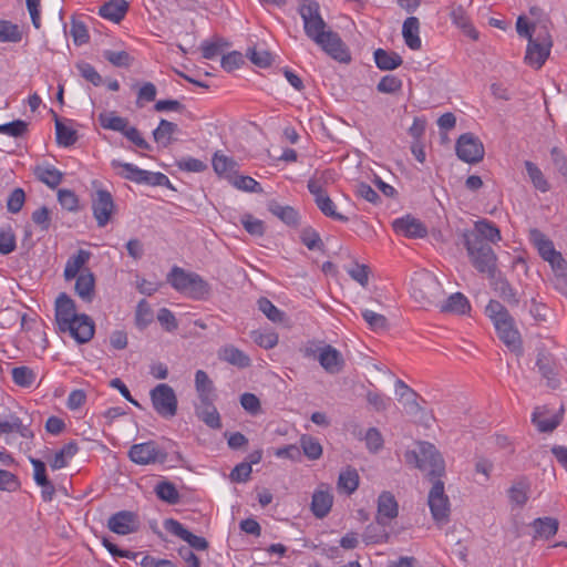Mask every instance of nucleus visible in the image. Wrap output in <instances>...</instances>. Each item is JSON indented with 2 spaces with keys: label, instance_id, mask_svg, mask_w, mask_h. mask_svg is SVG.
<instances>
[{
  "label": "nucleus",
  "instance_id": "nucleus-1",
  "mask_svg": "<svg viewBox=\"0 0 567 567\" xmlns=\"http://www.w3.org/2000/svg\"><path fill=\"white\" fill-rule=\"evenodd\" d=\"M55 321L61 332H69L78 343H86L94 336V322L87 315L76 313L75 302L61 292L55 300Z\"/></svg>",
  "mask_w": 567,
  "mask_h": 567
},
{
  "label": "nucleus",
  "instance_id": "nucleus-2",
  "mask_svg": "<svg viewBox=\"0 0 567 567\" xmlns=\"http://www.w3.org/2000/svg\"><path fill=\"white\" fill-rule=\"evenodd\" d=\"M486 316L493 321L498 338L512 350L522 348L520 333L515 328L513 317L508 310L497 300H491L485 308Z\"/></svg>",
  "mask_w": 567,
  "mask_h": 567
},
{
  "label": "nucleus",
  "instance_id": "nucleus-3",
  "mask_svg": "<svg viewBox=\"0 0 567 567\" xmlns=\"http://www.w3.org/2000/svg\"><path fill=\"white\" fill-rule=\"evenodd\" d=\"M167 282L178 292L195 299L204 300L210 293L209 284L198 274L186 271L174 266L167 275Z\"/></svg>",
  "mask_w": 567,
  "mask_h": 567
},
{
  "label": "nucleus",
  "instance_id": "nucleus-4",
  "mask_svg": "<svg viewBox=\"0 0 567 567\" xmlns=\"http://www.w3.org/2000/svg\"><path fill=\"white\" fill-rule=\"evenodd\" d=\"M405 461L431 477L444 474L445 464L436 447L429 442H419L415 450L405 452Z\"/></svg>",
  "mask_w": 567,
  "mask_h": 567
},
{
  "label": "nucleus",
  "instance_id": "nucleus-5",
  "mask_svg": "<svg viewBox=\"0 0 567 567\" xmlns=\"http://www.w3.org/2000/svg\"><path fill=\"white\" fill-rule=\"evenodd\" d=\"M472 266L488 279H495L498 275L497 256L491 245H478L473 237L472 240L463 241Z\"/></svg>",
  "mask_w": 567,
  "mask_h": 567
},
{
  "label": "nucleus",
  "instance_id": "nucleus-6",
  "mask_svg": "<svg viewBox=\"0 0 567 567\" xmlns=\"http://www.w3.org/2000/svg\"><path fill=\"white\" fill-rule=\"evenodd\" d=\"M411 293L415 300L432 305L440 299L442 287L432 272L422 270L411 278Z\"/></svg>",
  "mask_w": 567,
  "mask_h": 567
},
{
  "label": "nucleus",
  "instance_id": "nucleus-7",
  "mask_svg": "<svg viewBox=\"0 0 567 567\" xmlns=\"http://www.w3.org/2000/svg\"><path fill=\"white\" fill-rule=\"evenodd\" d=\"M553 41L546 28L540 29L536 37L530 38L527 44L525 62L538 70L540 69L550 54Z\"/></svg>",
  "mask_w": 567,
  "mask_h": 567
},
{
  "label": "nucleus",
  "instance_id": "nucleus-8",
  "mask_svg": "<svg viewBox=\"0 0 567 567\" xmlns=\"http://www.w3.org/2000/svg\"><path fill=\"white\" fill-rule=\"evenodd\" d=\"M298 12L303 22L305 33L309 39L318 38V34L327 29L317 0H299Z\"/></svg>",
  "mask_w": 567,
  "mask_h": 567
},
{
  "label": "nucleus",
  "instance_id": "nucleus-9",
  "mask_svg": "<svg viewBox=\"0 0 567 567\" xmlns=\"http://www.w3.org/2000/svg\"><path fill=\"white\" fill-rule=\"evenodd\" d=\"M151 401L156 413L164 419H172L177 413L178 401L173 388L159 383L150 392Z\"/></svg>",
  "mask_w": 567,
  "mask_h": 567
},
{
  "label": "nucleus",
  "instance_id": "nucleus-10",
  "mask_svg": "<svg viewBox=\"0 0 567 567\" xmlns=\"http://www.w3.org/2000/svg\"><path fill=\"white\" fill-rule=\"evenodd\" d=\"M128 457L138 465L163 464L167 460V452L157 442L147 441L132 445Z\"/></svg>",
  "mask_w": 567,
  "mask_h": 567
},
{
  "label": "nucleus",
  "instance_id": "nucleus-11",
  "mask_svg": "<svg viewBox=\"0 0 567 567\" xmlns=\"http://www.w3.org/2000/svg\"><path fill=\"white\" fill-rule=\"evenodd\" d=\"M427 504L433 519L443 524L447 520L450 514V501L444 492V483L441 480H435L427 497Z\"/></svg>",
  "mask_w": 567,
  "mask_h": 567
},
{
  "label": "nucleus",
  "instance_id": "nucleus-12",
  "mask_svg": "<svg viewBox=\"0 0 567 567\" xmlns=\"http://www.w3.org/2000/svg\"><path fill=\"white\" fill-rule=\"evenodd\" d=\"M312 41L318 44L328 55L339 62H349L350 54L346 49L338 33L326 29L313 38Z\"/></svg>",
  "mask_w": 567,
  "mask_h": 567
},
{
  "label": "nucleus",
  "instance_id": "nucleus-13",
  "mask_svg": "<svg viewBox=\"0 0 567 567\" xmlns=\"http://www.w3.org/2000/svg\"><path fill=\"white\" fill-rule=\"evenodd\" d=\"M457 157L470 164L478 163L484 157V146L478 137L472 133L462 134L455 145Z\"/></svg>",
  "mask_w": 567,
  "mask_h": 567
},
{
  "label": "nucleus",
  "instance_id": "nucleus-14",
  "mask_svg": "<svg viewBox=\"0 0 567 567\" xmlns=\"http://www.w3.org/2000/svg\"><path fill=\"white\" fill-rule=\"evenodd\" d=\"M92 212L99 227H105L114 214L113 196L106 189H97L91 196Z\"/></svg>",
  "mask_w": 567,
  "mask_h": 567
},
{
  "label": "nucleus",
  "instance_id": "nucleus-15",
  "mask_svg": "<svg viewBox=\"0 0 567 567\" xmlns=\"http://www.w3.org/2000/svg\"><path fill=\"white\" fill-rule=\"evenodd\" d=\"M463 241L472 240L474 237L478 245H491L501 241V230L491 220L481 219L475 221L472 230H465L463 233Z\"/></svg>",
  "mask_w": 567,
  "mask_h": 567
},
{
  "label": "nucleus",
  "instance_id": "nucleus-16",
  "mask_svg": "<svg viewBox=\"0 0 567 567\" xmlns=\"http://www.w3.org/2000/svg\"><path fill=\"white\" fill-rule=\"evenodd\" d=\"M164 526L169 533L186 542L188 544L187 547L192 548L193 550H205L208 546V543L204 537L194 535L192 532L185 528L183 524L175 519H166Z\"/></svg>",
  "mask_w": 567,
  "mask_h": 567
},
{
  "label": "nucleus",
  "instance_id": "nucleus-17",
  "mask_svg": "<svg viewBox=\"0 0 567 567\" xmlns=\"http://www.w3.org/2000/svg\"><path fill=\"white\" fill-rule=\"evenodd\" d=\"M107 527L115 534L127 535L138 528L137 516L128 511H121L109 518Z\"/></svg>",
  "mask_w": 567,
  "mask_h": 567
},
{
  "label": "nucleus",
  "instance_id": "nucleus-18",
  "mask_svg": "<svg viewBox=\"0 0 567 567\" xmlns=\"http://www.w3.org/2000/svg\"><path fill=\"white\" fill-rule=\"evenodd\" d=\"M536 367L549 388L557 389L559 386L560 381L557 378V364L550 353L545 350L538 351Z\"/></svg>",
  "mask_w": 567,
  "mask_h": 567
},
{
  "label": "nucleus",
  "instance_id": "nucleus-19",
  "mask_svg": "<svg viewBox=\"0 0 567 567\" xmlns=\"http://www.w3.org/2000/svg\"><path fill=\"white\" fill-rule=\"evenodd\" d=\"M9 433H18L23 439H32L34 436L30 425L25 424L24 420L16 413L0 415V436Z\"/></svg>",
  "mask_w": 567,
  "mask_h": 567
},
{
  "label": "nucleus",
  "instance_id": "nucleus-20",
  "mask_svg": "<svg viewBox=\"0 0 567 567\" xmlns=\"http://www.w3.org/2000/svg\"><path fill=\"white\" fill-rule=\"evenodd\" d=\"M318 361L320 365L331 374L339 373L344 365L341 352L330 344L319 348Z\"/></svg>",
  "mask_w": 567,
  "mask_h": 567
},
{
  "label": "nucleus",
  "instance_id": "nucleus-21",
  "mask_svg": "<svg viewBox=\"0 0 567 567\" xmlns=\"http://www.w3.org/2000/svg\"><path fill=\"white\" fill-rule=\"evenodd\" d=\"M393 228L398 234L409 238H423L427 234L423 223L410 215L395 219Z\"/></svg>",
  "mask_w": 567,
  "mask_h": 567
},
{
  "label": "nucleus",
  "instance_id": "nucleus-22",
  "mask_svg": "<svg viewBox=\"0 0 567 567\" xmlns=\"http://www.w3.org/2000/svg\"><path fill=\"white\" fill-rule=\"evenodd\" d=\"M398 516V503L390 492H383L378 498L377 522L381 526H386Z\"/></svg>",
  "mask_w": 567,
  "mask_h": 567
},
{
  "label": "nucleus",
  "instance_id": "nucleus-23",
  "mask_svg": "<svg viewBox=\"0 0 567 567\" xmlns=\"http://www.w3.org/2000/svg\"><path fill=\"white\" fill-rule=\"evenodd\" d=\"M75 293L84 302H92L95 296V277L93 272L85 268L78 277H75Z\"/></svg>",
  "mask_w": 567,
  "mask_h": 567
},
{
  "label": "nucleus",
  "instance_id": "nucleus-24",
  "mask_svg": "<svg viewBox=\"0 0 567 567\" xmlns=\"http://www.w3.org/2000/svg\"><path fill=\"white\" fill-rule=\"evenodd\" d=\"M91 258L89 250L79 249L74 255L69 257L66 260L63 276L66 281L78 277L84 269L83 267L87 264Z\"/></svg>",
  "mask_w": 567,
  "mask_h": 567
},
{
  "label": "nucleus",
  "instance_id": "nucleus-25",
  "mask_svg": "<svg viewBox=\"0 0 567 567\" xmlns=\"http://www.w3.org/2000/svg\"><path fill=\"white\" fill-rule=\"evenodd\" d=\"M34 176L48 187L56 188L63 179V173L51 164H40L33 169Z\"/></svg>",
  "mask_w": 567,
  "mask_h": 567
},
{
  "label": "nucleus",
  "instance_id": "nucleus-26",
  "mask_svg": "<svg viewBox=\"0 0 567 567\" xmlns=\"http://www.w3.org/2000/svg\"><path fill=\"white\" fill-rule=\"evenodd\" d=\"M195 389L199 402L216 400L214 383L204 370H197L195 373Z\"/></svg>",
  "mask_w": 567,
  "mask_h": 567
},
{
  "label": "nucleus",
  "instance_id": "nucleus-27",
  "mask_svg": "<svg viewBox=\"0 0 567 567\" xmlns=\"http://www.w3.org/2000/svg\"><path fill=\"white\" fill-rule=\"evenodd\" d=\"M333 496L328 489H317L312 495L311 511L317 518H323L332 507Z\"/></svg>",
  "mask_w": 567,
  "mask_h": 567
},
{
  "label": "nucleus",
  "instance_id": "nucleus-28",
  "mask_svg": "<svg viewBox=\"0 0 567 567\" xmlns=\"http://www.w3.org/2000/svg\"><path fill=\"white\" fill-rule=\"evenodd\" d=\"M450 17L452 22L458 27L472 40L478 39V32L473 27L470 18L462 6H453L451 8Z\"/></svg>",
  "mask_w": 567,
  "mask_h": 567
},
{
  "label": "nucleus",
  "instance_id": "nucleus-29",
  "mask_svg": "<svg viewBox=\"0 0 567 567\" xmlns=\"http://www.w3.org/2000/svg\"><path fill=\"white\" fill-rule=\"evenodd\" d=\"M529 240L544 260L556 252L553 241L537 228L529 230Z\"/></svg>",
  "mask_w": 567,
  "mask_h": 567
},
{
  "label": "nucleus",
  "instance_id": "nucleus-30",
  "mask_svg": "<svg viewBox=\"0 0 567 567\" xmlns=\"http://www.w3.org/2000/svg\"><path fill=\"white\" fill-rule=\"evenodd\" d=\"M215 401L199 402L196 406L197 416L209 427L220 429L221 422L217 409L214 405Z\"/></svg>",
  "mask_w": 567,
  "mask_h": 567
},
{
  "label": "nucleus",
  "instance_id": "nucleus-31",
  "mask_svg": "<svg viewBox=\"0 0 567 567\" xmlns=\"http://www.w3.org/2000/svg\"><path fill=\"white\" fill-rule=\"evenodd\" d=\"M128 3L125 0H110L100 8V16L113 22H120L126 14Z\"/></svg>",
  "mask_w": 567,
  "mask_h": 567
},
{
  "label": "nucleus",
  "instance_id": "nucleus-32",
  "mask_svg": "<svg viewBox=\"0 0 567 567\" xmlns=\"http://www.w3.org/2000/svg\"><path fill=\"white\" fill-rule=\"evenodd\" d=\"M79 447L76 442L70 441L69 443L64 444L58 452H55L52 460L49 462L50 467L53 471L64 468L69 465L70 461L78 453Z\"/></svg>",
  "mask_w": 567,
  "mask_h": 567
},
{
  "label": "nucleus",
  "instance_id": "nucleus-33",
  "mask_svg": "<svg viewBox=\"0 0 567 567\" xmlns=\"http://www.w3.org/2000/svg\"><path fill=\"white\" fill-rule=\"evenodd\" d=\"M532 527L534 529V539L546 540L557 533L558 520L553 517L536 518Z\"/></svg>",
  "mask_w": 567,
  "mask_h": 567
},
{
  "label": "nucleus",
  "instance_id": "nucleus-34",
  "mask_svg": "<svg viewBox=\"0 0 567 567\" xmlns=\"http://www.w3.org/2000/svg\"><path fill=\"white\" fill-rule=\"evenodd\" d=\"M420 23L417 18L410 17L403 22L402 35L405 44L411 50H419L421 48V39L419 37Z\"/></svg>",
  "mask_w": 567,
  "mask_h": 567
},
{
  "label": "nucleus",
  "instance_id": "nucleus-35",
  "mask_svg": "<svg viewBox=\"0 0 567 567\" xmlns=\"http://www.w3.org/2000/svg\"><path fill=\"white\" fill-rule=\"evenodd\" d=\"M492 281L493 289L497 292V295L509 306H517L519 299L517 297V291L511 286V284L496 275L495 279H489Z\"/></svg>",
  "mask_w": 567,
  "mask_h": 567
},
{
  "label": "nucleus",
  "instance_id": "nucleus-36",
  "mask_svg": "<svg viewBox=\"0 0 567 567\" xmlns=\"http://www.w3.org/2000/svg\"><path fill=\"white\" fill-rule=\"evenodd\" d=\"M177 131V124L162 118L158 126L153 131L154 141L163 147H167L172 143L173 135Z\"/></svg>",
  "mask_w": 567,
  "mask_h": 567
},
{
  "label": "nucleus",
  "instance_id": "nucleus-37",
  "mask_svg": "<svg viewBox=\"0 0 567 567\" xmlns=\"http://www.w3.org/2000/svg\"><path fill=\"white\" fill-rule=\"evenodd\" d=\"M219 358L233 365L246 368L250 365V358L234 346H226L219 351Z\"/></svg>",
  "mask_w": 567,
  "mask_h": 567
},
{
  "label": "nucleus",
  "instance_id": "nucleus-38",
  "mask_svg": "<svg viewBox=\"0 0 567 567\" xmlns=\"http://www.w3.org/2000/svg\"><path fill=\"white\" fill-rule=\"evenodd\" d=\"M374 62L380 70L390 71L399 68L403 61L395 52L378 49L374 51Z\"/></svg>",
  "mask_w": 567,
  "mask_h": 567
},
{
  "label": "nucleus",
  "instance_id": "nucleus-39",
  "mask_svg": "<svg viewBox=\"0 0 567 567\" xmlns=\"http://www.w3.org/2000/svg\"><path fill=\"white\" fill-rule=\"evenodd\" d=\"M99 122L103 128L120 133H123L128 125L127 118L116 115L115 112L100 113Z\"/></svg>",
  "mask_w": 567,
  "mask_h": 567
},
{
  "label": "nucleus",
  "instance_id": "nucleus-40",
  "mask_svg": "<svg viewBox=\"0 0 567 567\" xmlns=\"http://www.w3.org/2000/svg\"><path fill=\"white\" fill-rule=\"evenodd\" d=\"M441 310L443 312L464 315L470 310V302L463 293L455 292L441 306Z\"/></svg>",
  "mask_w": 567,
  "mask_h": 567
},
{
  "label": "nucleus",
  "instance_id": "nucleus-41",
  "mask_svg": "<svg viewBox=\"0 0 567 567\" xmlns=\"http://www.w3.org/2000/svg\"><path fill=\"white\" fill-rule=\"evenodd\" d=\"M532 422L539 432L547 433L553 432L559 425L560 417L558 415L546 416L543 411L536 409L532 415Z\"/></svg>",
  "mask_w": 567,
  "mask_h": 567
},
{
  "label": "nucleus",
  "instance_id": "nucleus-42",
  "mask_svg": "<svg viewBox=\"0 0 567 567\" xmlns=\"http://www.w3.org/2000/svg\"><path fill=\"white\" fill-rule=\"evenodd\" d=\"M359 486V474L354 468L347 467L339 474L338 488L352 494Z\"/></svg>",
  "mask_w": 567,
  "mask_h": 567
},
{
  "label": "nucleus",
  "instance_id": "nucleus-43",
  "mask_svg": "<svg viewBox=\"0 0 567 567\" xmlns=\"http://www.w3.org/2000/svg\"><path fill=\"white\" fill-rule=\"evenodd\" d=\"M525 168H526V172H527V175H528L530 182L533 183V185L536 189H538L542 193H546L549 190V188H550L549 183L547 182L543 172L539 169V167L535 163H533L530 161H526Z\"/></svg>",
  "mask_w": 567,
  "mask_h": 567
},
{
  "label": "nucleus",
  "instance_id": "nucleus-44",
  "mask_svg": "<svg viewBox=\"0 0 567 567\" xmlns=\"http://www.w3.org/2000/svg\"><path fill=\"white\" fill-rule=\"evenodd\" d=\"M156 496L168 504L175 505L179 502L181 496L176 486L168 482L162 481L155 486Z\"/></svg>",
  "mask_w": 567,
  "mask_h": 567
},
{
  "label": "nucleus",
  "instance_id": "nucleus-45",
  "mask_svg": "<svg viewBox=\"0 0 567 567\" xmlns=\"http://www.w3.org/2000/svg\"><path fill=\"white\" fill-rule=\"evenodd\" d=\"M55 116V135H56V142L59 145L69 147L73 145L76 140V132L65 124L62 123L61 120L56 115Z\"/></svg>",
  "mask_w": 567,
  "mask_h": 567
},
{
  "label": "nucleus",
  "instance_id": "nucleus-46",
  "mask_svg": "<svg viewBox=\"0 0 567 567\" xmlns=\"http://www.w3.org/2000/svg\"><path fill=\"white\" fill-rule=\"evenodd\" d=\"M111 166L122 178L137 183L138 173L141 172L138 166L120 159H113Z\"/></svg>",
  "mask_w": 567,
  "mask_h": 567
},
{
  "label": "nucleus",
  "instance_id": "nucleus-47",
  "mask_svg": "<svg viewBox=\"0 0 567 567\" xmlns=\"http://www.w3.org/2000/svg\"><path fill=\"white\" fill-rule=\"evenodd\" d=\"M22 40V32L11 21L0 20V42L17 43Z\"/></svg>",
  "mask_w": 567,
  "mask_h": 567
},
{
  "label": "nucleus",
  "instance_id": "nucleus-48",
  "mask_svg": "<svg viewBox=\"0 0 567 567\" xmlns=\"http://www.w3.org/2000/svg\"><path fill=\"white\" fill-rule=\"evenodd\" d=\"M315 202H316V205L318 206V208L321 210V213L323 215H326L327 217H330L332 219L343 221V223L348 221V217H346L344 215H342L336 210V205L332 202V199L328 196V194L322 197L317 198Z\"/></svg>",
  "mask_w": 567,
  "mask_h": 567
},
{
  "label": "nucleus",
  "instance_id": "nucleus-49",
  "mask_svg": "<svg viewBox=\"0 0 567 567\" xmlns=\"http://www.w3.org/2000/svg\"><path fill=\"white\" fill-rule=\"evenodd\" d=\"M136 184H144L151 186H167L169 184V179L163 173L150 172L141 168Z\"/></svg>",
  "mask_w": 567,
  "mask_h": 567
},
{
  "label": "nucleus",
  "instance_id": "nucleus-50",
  "mask_svg": "<svg viewBox=\"0 0 567 567\" xmlns=\"http://www.w3.org/2000/svg\"><path fill=\"white\" fill-rule=\"evenodd\" d=\"M300 446L309 460H318L322 455V446L319 441L309 435L300 437Z\"/></svg>",
  "mask_w": 567,
  "mask_h": 567
},
{
  "label": "nucleus",
  "instance_id": "nucleus-51",
  "mask_svg": "<svg viewBox=\"0 0 567 567\" xmlns=\"http://www.w3.org/2000/svg\"><path fill=\"white\" fill-rule=\"evenodd\" d=\"M13 382L22 388H30L35 381V373L28 367H17L11 372Z\"/></svg>",
  "mask_w": 567,
  "mask_h": 567
},
{
  "label": "nucleus",
  "instance_id": "nucleus-52",
  "mask_svg": "<svg viewBox=\"0 0 567 567\" xmlns=\"http://www.w3.org/2000/svg\"><path fill=\"white\" fill-rule=\"evenodd\" d=\"M154 315L150 303L142 299L136 307L135 323L140 329H145L152 321Z\"/></svg>",
  "mask_w": 567,
  "mask_h": 567
},
{
  "label": "nucleus",
  "instance_id": "nucleus-53",
  "mask_svg": "<svg viewBox=\"0 0 567 567\" xmlns=\"http://www.w3.org/2000/svg\"><path fill=\"white\" fill-rule=\"evenodd\" d=\"M330 179L331 173L328 171L321 173V175L318 177L309 179L308 189L310 194L315 197V200L319 197L327 195V193L324 192V186L329 183Z\"/></svg>",
  "mask_w": 567,
  "mask_h": 567
},
{
  "label": "nucleus",
  "instance_id": "nucleus-54",
  "mask_svg": "<svg viewBox=\"0 0 567 567\" xmlns=\"http://www.w3.org/2000/svg\"><path fill=\"white\" fill-rule=\"evenodd\" d=\"M258 309L272 322H282L285 313L278 309L269 299L260 298L257 302Z\"/></svg>",
  "mask_w": 567,
  "mask_h": 567
},
{
  "label": "nucleus",
  "instance_id": "nucleus-55",
  "mask_svg": "<svg viewBox=\"0 0 567 567\" xmlns=\"http://www.w3.org/2000/svg\"><path fill=\"white\" fill-rule=\"evenodd\" d=\"M270 212L287 225H296L298 221V213L290 206L271 204Z\"/></svg>",
  "mask_w": 567,
  "mask_h": 567
},
{
  "label": "nucleus",
  "instance_id": "nucleus-56",
  "mask_svg": "<svg viewBox=\"0 0 567 567\" xmlns=\"http://www.w3.org/2000/svg\"><path fill=\"white\" fill-rule=\"evenodd\" d=\"M103 56L106 61L117 68H128L133 62V58L126 51H103Z\"/></svg>",
  "mask_w": 567,
  "mask_h": 567
},
{
  "label": "nucleus",
  "instance_id": "nucleus-57",
  "mask_svg": "<svg viewBox=\"0 0 567 567\" xmlns=\"http://www.w3.org/2000/svg\"><path fill=\"white\" fill-rule=\"evenodd\" d=\"M236 166L237 163L233 158L221 155L219 153H216L214 155L213 167L218 175L231 174L233 172H235Z\"/></svg>",
  "mask_w": 567,
  "mask_h": 567
},
{
  "label": "nucleus",
  "instance_id": "nucleus-58",
  "mask_svg": "<svg viewBox=\"0 0 567 567\" xmlns=\"http://www.w3.org/2000/svg\"><path fill=\"white\" fill-rule=\"evenodd\" d=\"M76 69L82 78L94 86H100L103 83L101 74L95 70L93 65L87 62L81 61L76 63Z\"/></svg>",
  "mask_w": 567,
  "mask_h": 567
},
{
  "label": "nucleus",
  "instance_id": "nucleus-59",
  "mask_svg": "<svg viewBox=\"0 0 567 567\" xmlns=\"http://www.w3.org/2000/svg\"><path fill=\"white\" fill-rule=\"evenodd\" d=\"M402 89V81L395 75L383 76L377 85V90L381 93L392 94Z\"/></svg>",
  "mask_w": 567,
  "mask_h": 567
},
{
  "label": "nucleus",
  "instance_id": "nucleus-60",
  "mask_svg": "<svg viewBox=\"0 0 567 567\" xmlns=\"http://www.w3.org/2000/svg\"><path fill=\"white\" fill-rule=\"evenodd\" d=\"M58 202L62 208L69 212H75L79 207V198L74 192L70 189H59Z\"/></svg>",
  "mask_w": 567,
  "mask_h": 567
},
{
  "label": "nucleus",
  "instance_id": "nucleus-61",
  "mask_svg": "<svg viewBox=\"0 0 567 567\" xmlns=\"http://www.w3.org/2000/svg\"><path fill=\"white\" fill-rule=\"evenodd\" d=\"M251 337L255 343L264 349H272L278 344L279 340L278 334L275 332L252 331Z\"/></svg>",
  "mask_w": 567,
  "mask_h": 567
},
{
  "label": "nucleus",
  "instance_id": "nucleus-62",
  "mask_svg": "<svg viewBox=\"0 0 567 567\" xmlns=\"http://www.w3.org/2000/svg\"><path fill=\"white\" fill-rule=\"evenodd\" d=\"M241 224L246 231L252 236H261L265 233L264 223L250 214L243 215Z\"/></svg>",
  "mask_w": 567,
  "mask_h": 567
},
{
  "label": "nucleus",
  "instance_id": "nucleus-63",
  "mask_svg": "<svg viewBox=\"0 0 567 567\" xmlns=\"http://www.w3.org/2000/svg\"><path fill=\"white\" fill-rule=\"evenodd\" d=\"M300 238L302 244L310 250L319 249L322 245L319 234L311 227L303 228Z\"/></svg>",
  "mask_w": 567,
  "mask_h": 567
},
{
  "label": "nucleus",
  "instance_id": "nucleus-64",
  "mask_svg": "<svg viewBox=\"0 0 567 567\" xmlns=\"http://www.w3.org/2000/svg\"><path fill=\"white\" fill-rule=\"evenodd\" d=\"M550 157L556 171L567 179V157L558 147H553Z\"/></svg>",
  "mask_w": 567,
  "mask_h": 567
}]
</instances>
